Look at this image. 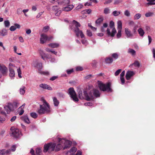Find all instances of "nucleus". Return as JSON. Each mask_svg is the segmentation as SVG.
Returning <instances> with one entry per match:
<instances>
[{
  "label": "nucleus",
  "instance_id": "obj_1",
  "mask_svg": "<svg viewBox=\"0 0 155 155\" xmlns=\"http://www.w3.org/2000/svg\"><path fill=\"white\" fill-rule=\"evenodd\" d=\"M79 97L81 99L85 98L87 101H90L93 99L95 97H98L100 96V93L99 91L96 89H94L91 91L88 94L87 91L84 90L83 92V95L81 91L78 92Z\"/></svg>",
  "mask_w": 155,
  "mask_h": 155
},
{
  "label": "nucleus",
  "instance_id": "obj_2",
  "mask_svg": "<svg viewBox=\"0 0 155 155\" xmlns=\"http://www.w3.org/2000/svg\"><path fill=\"white\" fill-rule=\"evenodd\" d=\"M58 140L59 142V143L56 146L55 148L56 151L60 150L62 148L64 150L68 148L72 144L71 142L68 140H66L65 138H58Z\"/></svg>",
  "mask_w": 155,
  "mask_h": 155
},
{
  "label": "nucleus",
  "instance_id": "obj_3",
  "mask_svg": "<svg viewBox=\"0 0 155 155\" xmlns=\"http://www.w3.org/2000/svg\"><path fill=\"white\" fill-rule=\"evenodd\" d=\"M41 100L43 104H40V108L37 110V112L39 114L49 113L51 110L49 104L43 98H41Z\"/></svg>",
  "mask_w": 155,
  "mask_h": 155
},
{
  "label": "nucleus",
  "instance_id": "obj_4",
  "mask_svg": "<svg viewBox=\"0 0 155 155\" xmlns=\"http://www.w3.org/2000/svg\"><path fill=\"white\" fill-rule=\"evenodd\" d=\"M111 84L110 82L107 83L106 84H104L101 81H98V85L101 90L107 92H111L112 90L110 88Z\"/></svg>",
  "mask_w": 155,
  "mask_h": 155
},
{
  "label": "nucleus",
  "instance_id": "obj_5",
  "mask_svg": "<svg viewBox=\"0 0 155 155\" xmlns=\"http://www.w3.org/2000/svg\"><path fill=\"white\" fill-rule=\"evenodd\" d=\"M73 24L75 25L76 28H71L74 31L77 36L78 37L79 35H80L81 38H84V35L82 31L80 30L78 28L80 26V25L79 23L75 20H73Z\"/></svg>",
  "mask_w": 155,
  "mask_h": 155
},
{
  "label": "nucleus",
  "instance_id": "obj_6",
  "mask_svg": "<svg viewBox=\"0 0 155 155\" xmlns=\"http://www.w3.org/2000/svg\"><path fill=\"white\" fill-rule=\"evenodd\" d=\"M107 34L109 36L114 37L116 32V30L114 27V22L111 21L109 24V27L107 28L106 31Z\"/></svg>",
  "mask_w": 155,
  "mask_h": 155
},
{
  "label": "nucleus",
  "instance_id": "obj_7",
  "mask_svg": "<svg viewBox=\"0 0 155 155\" xmlns=\"http://www.w3.org/2000/svg\"><path fill=\"white\" fill-rule=\"evenodd\" d=\"M56 144L55 143H49L48 144H45L44 146V152H46L48 150L49 151H54L56 146Z\"/></svg>",
  "mask_w": 155,
  "mask_h": 155
},
{
  "label": "nucleus",
  "instance_id": "obj_8",
  "mask_svg": "<svg viewBox=\"0 0 155 155\" xmlns=\"http://www.w3.org/2000/svg\"><path fill=\"white\" fill-rule=\"evenodd\" d=\"M68 93L73 101L76 102L78 101V99L73 88L71 87L69 89Z\"/></svg>",
  "mask_w": 155,
  "mask_h": 155
},
{
  "label": "nucleus",
  "instance_id": "obj_9",
  "mask_svg": "<svg viewBox=\"0 0 155 155\" xmlns=\"http://www.w3.org/2000/svg\"><path fill=\"white\" fill-rule=\"evenodd\" d=\"M53 38L51 36L48 37L47 35L45 34H42L41 35L40 38V43L41 44H44L47 41H49Z\"/></svg>",
  "mask_w": 155,
  "mask_h": 155
},
{
  "label": "nucleus",
  "instance_id": "obj_10",
  "mask_svg": "<svg viewBox=\"0 0 155 155\" xmlns=\"http://www.w3.org/2000/svg\"><path fill=\"white\" fill-rule=\"evenodd\" d=\"M12 134L14 137L16 138L20 137L22 136L21 132L17 128L12 130Z\"/></svg>",
  "mask_w": 155,
  "mask_h": 155
},
{
  "label": "nucleus",
  "instance_id": "obj_11",
  "mask_svg": "<svg viewBox=\"0 0 155 155\" xmlns=\"http://www.w3.org/2000/svg\"><path fill=\"white\" fill-rule=\"evenodd\" d=\"M4 108L7 114H9L11 111L13 110V107L11 104V103H8L7 105L4 107Z\"/></svg>",
  "mask_w": 155,
  "mask_h": 155
},
{
  "label": "nucleus",
  "instance_id": "obj_12",
  "mask_svg": "<svg viewBox=\"0 0 155 155\" xmlns=\"http://www.w3.org/2000/svg\"><path fill=\"white\" fill-rule=\"evenodd\" d=\"M135 74V72L133 71H127L126 78L127 80H129L130 78Z\"/></svg>",
  "mask_w": 155,
  "mask_h": 155
},
{
  "label": "nucleus",
  "instance_id": "obj_13",
  "mask_svg": "<svg viewBox=\"0 0 155 155\" xmlns=\"http://www.w3.org/2000/svg\"><path fill=\"white\" fill-rule=\"evenodd\" d=\"M0 71L3 75L6 74L8 71V68L4 65H0Z\"/></svg>",
  "mask_w": 155,
  "mask_h": 155
},
{
  "label": "nucleus",
  "instance_id": "obj_14",
  "mask_svg": "<svg viewBox=\"0 0 155 155\" xmlns=\"http://www.w3.org/2000/svg\"><path fill=\"white\" fill-rule=\"evenodd\" d=\"M124 31L125 34L127 38H132L133 37V35L128 28H125L124 29Z\"/></svg>",
  "mask_w": 155,
  "mask_h": 155
},
{
  "label": "nucleus",
  "instance_id": "obj_15",
  "mask_svg": "<svg viewBox=\"0 0 155 155\" xmlns=\"http://www.w3.org/2000/svg\"><path fill=\"white\" fill-rule=\"evenodd\" d=\"M39 87L43 89L52 90V88L50 86L45 84H41L39 85Z\"/></svg>",
  "mask_w": 155,
  "mask_h": 155
},
{
  "label": "nucleus",
  "instance_id": "obj_16",
  "mask_svg": "<svg viewBox=\"0 0 155 155\" xmlns=\"http://www.w3.org/2000/svg\"><path fill=\"white\" fill-rule=\"evenodd\" d=\"M39 53L41 58L44 60H45L46 58H49L48 55L45 53L43 51L41 50L40 51Z\"/></svg>",
  "mask_w": 155,
  "mask_h": 155
},
{
  "label": "nucleus",
  "instance_id": "obj_17",
  "mask_svg": "<svg viewBox=\"0 0 155 155\" xmlns=\"http://www.w3.org/2000/svg\"><path fill=\"white\" fill-rule=\"evenodd\" d=\"M9 76L12 79H14L15 76V72L13 69L9 68Z\"/></svg>",
  "mask_w": 155,
  "mask_h": 155
},
{
  "label": "nucleus",
  "instance_id": "obj_18",
  "mask_svg": "<svg viewBox=\"0 0 155 155\" xmlns=\"http://www.w3.org/2000/svg\"><path fill=\"white\" fill-rule=\"evenodd\" d=\"M20 27V25L17 24H15L14 25V26H11L10 27L9 29L11 31H13L15 30L17 28H19Z\"/></svg>",
  "mask_w": 155,
  "mask_h": 155
},
{
  "label": "nucleus",
  "instance_id": "obj_19",
  "mask_svg": "<svg viewBox=\"0 0 155 155\" xmlns=\"http://www.w3.org/2000/svg\"><path fill=\"white\" fill-rule=\"evenodd\" d=\"M74 6L72 5H69L67 7H64L63 10L65 11L68 12L71 11L73 8Z\"/></svg>",
  "mask_w": 155,
  "mask_h": 155
},
{
  "label": "nucleus",
  "instance_id": "obj_20",
  "mask_svg": "<svg viewBox=\"0 0 155 155\" xmlns=\"http://www.w3.org/2000/svg\"><path fill=\"white\" fill-rule=\"evenodd\" d=\"M77 150L76 148L74 147H72L69 151L67 152V153L68 154L69 153H70V155H74V153Z\"/></svg>",
  "mask_w": 155,
  "mask_h": 155
},
{
  "label": "nucleus",
  "instance_id": "obj_21",
  "mask_svg": "<svg viewBox=\"0 0 155 155\" xmlns=\"http://www.w3.org/2000/svg\"><path fill=\"white\" fill-rule=\"evenodd\" d=\"M52 99L54 106L56 107L58 106L59 103V101L57 99V98L56 97H53Z\"/></svg>",
  "mask_w": 155,
  "mask_h": 155
},
{
  "label": "nucleus",
  "instance_id": "obj_22",
  "mask_svg": "<svg viewBox=\"0 0 155 155\" xmlns=\"http://www.w3.org/2000/svg\"><path fill=\"white\" fill-rule=\"evenodd\" d=\"M48 46L52 48H54L58 47L59 44L58 43H52L48 44Z\"/></svg>",
  "mask_w": 155,
  "mask_h": 155
},
{
  "label": "nucleus",
  "instance_id": "obj_23",
  "mask_svg": "<svg viewBox=\"0 0 155 155\" xmlns=\"http://www.w3.org/2000/svg\"><path fill=\"white\" fill-rule=\"evenodd\" d=\"M104 20V18L103 17L98 18L96 21L95 23L98 25H100L101 23Z\"/></svg>",
  "mask_w": 155,
  "mask_h": 155
},
{
  "label": "nucleus",
  "instance_id": "obj_24",
  "mask_svg": "<svg viewBox=\"0 0 155 155\" xmlns=\"http://www.w3.org/2000/svg\"><path fill=\"white\" fill-rule=\"evenodd\" d=\"M138 32L140 35L141 37H143L145 33V32L143 29L141 28H139L138 30Z\"/></svg>",
  "mask_w": 155,
  "mask_h": 155
},
{
  "label": "nucleus",
  "instance_id": "obj_25",
  "mask_svg": "<svg viewBox=\"0 0 155 155\" xmlns=\"http://www.w3.org/2000/svg\"><path fill=\"white\" fill-rule=\"evenodd\" d=\"M26 88L25 86H22L19 90V92L20 94L23 95L25 92Z\"/></svg>",
  "mask_w": 155,
  "mask_h": 155
},
{
  "label": "nucleus",
  "instance_id": "obj_26",
  "mask_svg": "<svg viewBox=\"0 0 155 155\" xmlns=\"http://www.w3.org/2000/svg\"><path fill=\"white\" fill-rule=\"evenodd\" d=\"M113 60L111 57L107 58L105 60V62L107 64H110L112 62Z\"/></svg>",
  "mask_w": 155,
  "mask_h": 155
},
{
  "label": "nucleus",
  "instance_id": "obj_27",
  "mask_svg": "<svg viewBox=\"0 0 155 155\" xmlns=\"http://www.w3.org/2000/svg\"><path fill=\"white\" fill-rule=\"evenodd\" d=\"M19 104V103L17 101H15L12 104L11 103L13 107V110L16 109L18 107Z\"/></svg>",
  "mask_w": 155,
  "mask_h": 155
},
{
  "label": "nucleus",
  "instance_id": "obj_28",
  "mask_svg": "<svg viewBox=\"0 0 155 155\" xmlns=\"http://www.w3.org/2000/svg\"><path fill=\"white\" fill-rule=\"evenodd\" d=\"M7 31L5 29H3L2 31H0V35L3 36L7 35Z\"/></svg>",
  "mask_w": 155,
  "mask_h": 155
},
{
  "label": "nucleus",
  "instance_id": "obj_29",
  "mask_svg": "<svg viewBox=\"0 0 155 155\" xmlns=\"http://www.w3.org/2000/svg\"><path fill=\"white\" fill-rule=\"evenodd\" d=\"M128 53L131 54L132 55H134L135 54L136 51L132 49L129 48L128 50Z\"/></svg>",
  "mask_w": 155,
  "mask_h": 155
},
{
  "label": "nucleus",
  "instance_id": "obj_30",
  "mask_svg": "<svg viewBox=\"0 0 155 155\" xmlns=\"http://www.w3.org/2000/svg\"><path fill=\"white\" fill-rule=\"evenodd\" d=\"M108 27V24L106 23H104L103 24V26L101 28V30L102 32H104L105 31L104 28H107Z\"/></svg>",
  "mask_w": 155,
  "mask_h": 155
},
{
  "label": "nucleus",
  "instance_id": "obj_31",
  "mask_svg": "<svg viewBox=\"0 0 155 155\" xmlns=\"http://www.w3.org/2000/svg\"><path fill=\"white\" fill-rule=\"evenodd\" d=\"M23 120L27 124H29L30 123V121L27 116H25L24 117H23Z\"/></svg>",
  "mask_w": 155,
  "mask_h": 155
},
{
  "label": "nucleus",
  "instance_id": "obj_32",
  "mask_svg": "<svg viewBox=\"0 0 155 155\" xmlns=\"http://www.w3.org/2000/svg\"><path fill=\"white\" fill-rule=\"evenodd\" d=\"M117 28L118 30H121L122 28V23L121 21H117Z\"/></svg>",
  "mask_w": 155,
  "mask_h": 155
},
{
  "label": "nucleus",
  "instance_id": "obj_33",
  "mask_svg": "<svg viewBox=\"0 0 155 155\" xmlns=\"http://www.w3.org/2000/svg\"><path fill=\"white\" fill-rule=\"evenodd\" d=\"M38 63L39 62H38V60H35V61H33L32 63V65L33 67L36 68Z\"/></svg>",
  "mask_w": 155,
  "mask_h": 155
},
{
  "label": "nucleus",
  "instance_id": "obj_34",
  "mask_svg": "<svg viewBox=\"0 0 155 155\" xmlns=\"http://www.w3.org/2000/svg\"><path fill=\"white\" fill-rule=\"evenodd\" d=\"M121 12L120 11L117 12L116 11H114L112 13V14L115 16H118L120 14Z\"/></svg>",
  "mask_w": 155,
  "mask_h": 155
},
{
  "label": "nucleus",
  "instance_id": "obj_35",
  "mask_svg": "<svg viewBox=\"0 0 155 155\" xmlns=\"http://www.w3.org/2000/svg\"><path fill=\"white\" fill-rule=\"evenodd\" d=\"M153 15V13L152 12H148L145 14V16L147 17H149L152 16Z\"/></svg>",
  "mask_w": 155,
  "mask_h": 155
},
{
  "label": "nucleus",
  "instance_id": "obj_36",
  "mask_svg": "<svg viewBox=\"0 0 155 155\" xmlns=\"http://www.w3.org/2000/svg\"><path fill=\"white\" fill-rule=\"evenodd\" d=\"M8 153V150L5 151L4 150H2L0 152V154L1 155H7Z\"/></svg>",
  "mask_w": 155,
  "mask_h": 155
},
{
  "label": "nucleus",
  "instance_id": "obj_37",
  "mask_svg": "<svg viewBox=\"0 0 155 155\" xmlns=\"http://www.w3.org/2000/svg\"><path fill=\"white\" fill-rule=\"evenodd\" d=\"M74 71V69L71 68L70 69H67L66 70V72L68 74H71Z\"/></svg>",
  "mask_w": 155,
  "mask_h": 155
},
{
  "label": "nucleus",
  "instance_id": "obj_38",
  "mask_svg": "<svg viewBox=\"0 0 155 155\" xmlns=\"http://www.w3.org/2000/svg\"><path fill=\"white\" fill-rule=\"evenodd\" d=\"M111 56L115 59H116L118 58V55L117 53H114L112 54Z\"/></svg>",
  "mask_w": 155,
  "mask_h": 155
},
{
  "label": "nucleus",
  "instance_id": "obj_39",
  "mask_svg": "<svg viewBox=\"0 0 155 155\" xmlns=\"http://www.w3.org/2000/svg\"><path fill=\"white\" fill-rule=\"evenodd\" d=\"M123 0H114V4L115 5H119L122 2Z\"/></svg>",
  "mask_w": 155,
  "mask_h": 155
},
{
  "label": "nucleus",
  "instance_id": "obj_40",
  "mask_svg": "<svg viewBox=\"0 0 155 155\" xmlns=\"http://www.w3.org/2000/svg\"><path fill=\"white\" fill-rule=\"evenodd\" d=\"M17 72L18 73V77L20 78H22V77L21 75V73L20 68H19L17 69Z\"/></svg>",
  "mask_w": 155,
  "mask_h": 155
},
{
  "label": "nucleus",
  "instance_id": "obj_41",
  "mask_svg": "<svg viewBox=\"0 0 155 155\" xmlns=\"http://www.w3.org/2000/svg\"><path fill=\"white\" fill-rule=\"evenodd\" d=\"M124 15L127 17H129L130 16V12L128 10H126L124 12Z\"/></svg>",
  "mask_w": 155,
  "mask_h": 155
},
{
  "label": "nucleus",
  "instance_id": "obj_42",
  "mask_svg": "<svg viewBox=\"0 0 155 155\" xmlns=\"http://www.w3.org/2000/svg\"><path fill=\"white\" fill-rule=\"evenodd\" d=\"M31 116L34 118H36L38 117V115L35 112H33L31 113L30 114Z\"/></svg>",
  "mask_w": 155,
  "mask_h": 155
},
{
  "label": "nucleus",
  "instance_id": "obj_43",
  "mask_svg": "<svg viewBox=\"0 0 155 155\" xmlns=\"http://www.w3.org/2000/svg\"><path fill=\"white\" fill-rule=\"evenodd\" d=\"M141 16V15L139 13H137L134 16V19H138L140 18Z\"/></svg>",
  "mask_w": 155,
  "mask_h": 155
},
{
  "label": "nucleus",
  "instance_id": "obj_44",
  "mask_svg": "<svg viewBox=\"0 0 155 155\" xmlns=\"http://www.w3.org/2000/svg\"><path fill=\"white\" fill-rule=\"evenodd\" d=\"M110 10L108 8H106L104 10V12L105 14H107L110 13Z\"/></svg>",
  "mask_w": 155,
  "mask_h": 155
},
{
  "label": "nucleus",
  "instance_id": "obj_45",
  "mask_svg": "<svg viewBox=\"0 0 155 155\" xmlns=\"http://www.w3.org/2000/svg\"><path fill=\"white\" fill-rule=\"evenodd\" d=\"M4 25L6 27H9L10 26V22L8 20H6L4 21Z\"/></svg>",
  "mask_w": 155,
  "mask_h": 155
},
{
  "label": "nucleus",
  "instance_id": "obj_46",
  "mask_svg": "<svg viewBox=\"0 0 155 155\" xmlns=\"http://www.w3.org/2000/svg\"><path fill=\"white\" fill-rule=\"evenodd\" d=\"M132 65H134V66L136 67H139L140 66V64L138 61H135L134 63ZM131 66V65H130V66Z\"/></svg>",
  "mask_w": 155,
  "mask_h": 155
},
{
  "label": "nucleus",
  "instance_id": "obj_47",
  "mask_svg": "<svg viewBox=\"0 0 155 155\" xmlns=\"http://www.w3.org/2000/svg\"><path fill=\"white\" fill-rule=\"evenodd\" d=\"M42 68V64L41 63H39L37 65L36 68L38 69V70H40Z\"/></svg>",
  "mask_w": 155,
  "mask_h": 155
},
{
  "label": "nucleus",
  "instance_id": "obj_48",
  "mask_svg": "<svg viewBox=\"0 0 155 155\" xmlns=\"http://www.w3.org/2000/svg\"><path fill=\"white\" fill-rule=\"evenodd\" d=\"M9 68H11L15 69V68H17V67L14 64H12L11 63H10L9 64Z\"/></svg>",
  "mask_w": 155,
  "mask_h": 155
},
{
  "label": "nucleus",
  "instance_id": "obj_49",
  "mask_svg": "<svg viewBox=\"0 0 155 155\" xmlns=\"http://www.w3.org/2000/svg\"><path fill=\"white\" fill-rule=\"evenodd\" d=\"M5 120V118L4 117H2L0 115V123H3Z\"/></svg>",
  "mask_w": 155,
  "mask_h": 155
},
{
  "label": "nucleus",
  "instance_id": "obj_50",
  "mask_svg": "<svg viewBox=\"0 0 155 155\" xmlns=\"http://www.w3.org/2000/svg\"><path fill=\"white\" fill-rule=\"evenodd\" d=\"M121 30H118V33L117 34V38H120L121 36Z\"/></svg>",
  "mask_w": 155,
  "mask_h": 155
},
{
  "label": "nucleus",
  "instance_id": "obj_51",
  "mask_svg": "<svg viewBox=\"0 0 155 155\" xmlns=\"http://www.w3.org/2000/svg\"><path fill=\"white\" fill-rule=\"evenodd\" d=\"M81 42L82 43V44L86 46L88 44L87 41L84 39L82 40Z\"/></svg>",
  "mask_w": 155,
  "mask_h": 155
},
{
  "label": "nucleus",
  "instance_id": "obj_52",
  "mask_svg": "<svg viewBox=\"0 0 155 155\" xmlns=\"http://www.w3.org/2000/svg\"><path fill=\"white\" fill-rule=\"evenodd\" d=\"M52 9L55 12L59 10L58 6L57 5L53 6Z\"/></svg>",
  "mask_w": 155,
  "mask_h": 155
},
{
  "label": "nucleus",
  "instance_id": "obj_53",
  "mask_svg": "<svg viewBox=\"0 0 155 155\" xmlns=\"http://www.w3.org/2000/svg\"><path fill=\"white\" fill-rule=\"evenodd\" d=\"M41 150L39 148H37L36 149V153H41Z\"/></svg>",
  "mask_w": 155,
  "mask_h": 155
},
{
  "label": "nucleus",
  "instance_id": "obj_54",
  "mask_svg": "<svg viewBox=\"0 0 155 155\" xmlns=\"http://www.w3.org/2000/svg\"><path fill=\"white\" fill-rule=\"evenodd\" d=\"M49 58H47L51 62H54L56 61L55 59L54 58H52L48 56Z\"/></svg>",
  "mask_w": 155,
  "mask_h": 155
},
{
  "label": "nucleus",
  "instance_id": "obj_55",
  "mask_svg": "<svg viewBox=\"0 0 155 155\" xmlns=\"http://www.w3.org/2000/svg\"><path fill=\"white\" fill-rule=\"evenodd\" d=\"M83 6V5L81 4H79L76 7V9H79L82 8Z\"/></svg>",
  "mask_w": 155,
  "mask_h": 155
},
{
  "label": "nucleus",
  "instance_id": "obj_56",
  "mask_svg": "<svg viewBox=\"0 0 155 155\" xmlns=\"http://www.w3.org/2000/svg\"><path fill=\"white\" fill-rule=\"evenodd\" d=\"M121 71V69H119L117 70L115 73V75L116 76L118 75Z\"/></svg>",
  "mask_w": 155,
  "mask_h": 155
},
{
  "label": "nucleus",
  "instance_id": "obj_57",
  "mask_svg": "<svg viewBox=\"0 0 155 155\" xmlns=\"http://www.w3.org/2000/svg\"><path fill=\"white\" fill-rule=\"evenodd\" d=\"M87 35L91 37L92 35L91 32L90 30H87Z\"/></svg>",
  "mask_w": 155,
  "mask_h": 155
},
{
  "label": "nucleus",
  "instance_id": "obj_58",
  "mask_svg": "<svg viewBox=\"0 0 155 155\" xmlns=\"http://www.w3.org/2000/svg\"><path fill=\"white\" fill-rule=\"evenodd\" d=\"M76 70L77 71H81L83 70L82 67L80 66H78L76 68Z\"/></svg>",
  "mask_w": 155,
  "mask_h": 155
},
{
  "label": "nucleus",
  "instance_id": "obj_59",
  "mask_svg": "<svg viewBox=\"0 0 155 155\" xmlns=\"http://www.w3.org/2000/svg\"><path fill=\"white\" fill-rule=\"evenodd\" d=\"M70 2L69 0H64L63 3L64 5L68 4Z\"/></svg>",
  "mask_w": 155,
  "mask_h": 155
},
{
  "label": "nucleus",
  "instance_id": "obj_60",
  "mask_svg": "<svg viewBox=\"0 0 155 155\" xmlns=\"http://www.w3.org/2000/svg\"><path fill=\"white\" fill-rule=\"evenodd\" d=\"M58 78V76H54L52 77L50 79V80L51 81H53L55 80V79H57Z\"/></svg>",
  "mask_w": 155,
  "mask_h": 155
},
{
  "label": "nucleus",
  "instance_id": "obj_61",
  "mask_svg": "<svg viewBox=\"0 0 155 155\" xmlns=\"http://www.w3.org/2000/svg\"><path fill=\"white\" fill-rule=\"evenodd\" d=\"M41 74L47 75H49V72L47 71H42Z\"/></svg>",
  "mask_w": 155,
  "mask_h": 155
},
{
  "label": "nucleus",
  "instance_id": "obj_62",
  "mask_svg": "<svg viewBox=\"0 0 155 155\" xmlns=\"http://www.w3.org/2000/svg\"><path fill=\"white\" fill-rule=\"evenodd\" d=\"M134 24V22L132 21H130L128 22V25L130 26H133Z\"/></svg>",
  "mask_w": 155,
  "mask_h": 155
},
{
  "label": "nucleus",
  "instance_id": "obj_63",
  "mask_svg": "<svg viewBox=\"0 0 155 155\" xmlns=\"http://www.w3.org/2000/svg\"><path fill=\"white\" fill-rule=\"evenodd\" d=\"M0 113L3 114L5 115H6V113H5V112L2 110V107H0Z\"/></svg>",
  "mask_w": 155,
  "mask_h": 155
},
{
  "label": "nucleus",
  "instance_id": "obj_64",
  "mask_svg": "<svg viewBox=\"0 0 155 155\" xmlns=\"http://www.w3.org/2000/svg\"><path fill=\"white\" fill-rule=\"evenodd\" d=\"M43 12H41L38 13V14L37 15L36 17L37 18H39L40 16L42 15Z\"/></svg>",
  "mask_w": 155,
  "mask_h": 155
}]
</instances>
